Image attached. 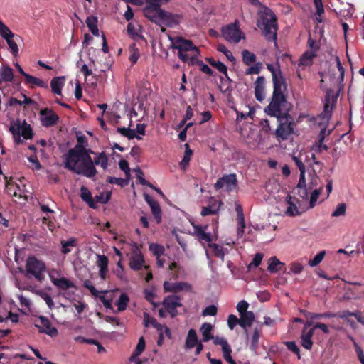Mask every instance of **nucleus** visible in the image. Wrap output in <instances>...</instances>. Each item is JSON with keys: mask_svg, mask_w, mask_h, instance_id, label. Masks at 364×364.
<instances>
[{"mask_svg": "<svg viewBox=\"0 0 364 364\" xmlns=\"http://www.w3.org/2000/svg\"><path fill=\"white\" fill-rule=\"evenodd\" d=\"M222 36L228 42L237 43L244 38L243 33L241 32L239 23L236 20L233 23H230L222 28Z\"/></svg>", "mask_w": 364, "mask_h": 364, "instance_id": "0eeeda50", "label": "nucleus"}, {"mask_svg": "<svg viewBox=\"0 0 364 364\" xmlns=\"http://www.w3.org/2000/svg\"><path fill=\"white\" fill-rule=\"evenodd\" d=\"M129 301V298L126 293H122L119 298L116 301L118 311H123L127 309V304Z\"/></svg>", "mask_w": 364, "mask_h": 364, "instance_id": "58836bf2", "label": "nucleus"}, {"mask_svg": "<svg viewBox=\"0 0 364 364\" xmlns=\"http://www.w3.org/2000/svg\"><path fill=\"white\" fill-rule=\"evenodd\" d=\"M0 35L5 40L11 37H14V34L12 33L10 28L4 23H1Z\"/></svg>", "mask_w": 364, "mask_h": 364, "instance_id": "5fc2aeb1", "label": "nucleus"}, {"mask_svg": "<svg viewBox=\"0 0 364 364\" xmlns=\"http://www.w3.org/2000/svg\"><path fill=\"white\" fill-rule=\"evenodd\" d=\"M40 323H36V327L40 333H46L51 337L58 335V330L55 327L52 326L50 321L48 318L43 316L39 317Z\"/></svg>", "mask_w": 364, "mask_h": 364, "instance_id": "f8f14e48", "label": "nucleus"}, {"mask_svg": "<svg viewBox=\"0 0 364 364\" xmlns=\"http://www.w3.org/2000/svg\"><path fill=\"white\" fill-rule=\"evenodd\" d=\"M164 289L165 292L176 294L183 290L190 291L191 289V286L188 283L183 282L172 283L165 281L164 282Z\"/></svg>", "mask_w": 364, "mask_h": 364, "instance_id": "4468645a", "label": "nucleus"}, {"mask_svg": "<svg viewBox=\"0 0 364 364\" xmlns=\"http://www.w3.org/2000/svg\"><path fill=\"white\" fill-rule=\"evenodd\" d=\"M314 323L312 321H306L304 327L301 331V344L306 350H311L313 346L312 337L314 334V328L309 327L312 326Z\"/></svg>", "mask_w": 364, "mask_h": 364, "instance_id": "9d476101", "label": "nucleus"}, {"mask_svg": "<svg viewBox=\"0 0 364 364\" xmlns=\"http://www.w3.org/2000/svg\"><path fill=\"white\" fill-rule=\"evenodd\" d=\"M21 135L24 139H31L33 136V130L30 124H28L26 120L22 122V127L21 130Z\"/></svg>", "mask_w": 364, "mask_h": 364, "instance_id": "ea45409f", "label": "nucleus"}, {"mask_svg": "<svg viewBox=\"0 0 364 364\" xmlns=\"http://www.w3.org/2000/svg\"><path fill=\"white\" fill-rule=\"evenodd\" d=\"M77 240L75 237H70L68 240H61L62 245L61 252L63 255H67L71 252L70 247H76L77 245Z\"/></svg>", "mask_w": 364, "mask_h": 364, "instance_id": "72a5a7b5", "label": "nucleus"}, {"mask_svg": "<svg viewBox=\"0 0 364 364\" xmlns=\"http://www.w3.org/2000/svg\"><path fill=\"white\" fill-rule=\"evenodd\" d=\"M316 55L312 51H306L300 58L299 65L309 66L313 63V58Z\"/></svg>", "mask_w": 364, "mask_h": 364, "instance_id": "f704fd0d", "label": "nucleus"}, {"mask_svg": "<svg viewBox=\"0 0 364 364\" xmlns=\"http://www.w3.org/2000/svg\"><path fill=\"white\" fill-rule=\"evenodd\" d=\"M52 283L60 290H67L70 288H75V284L67 278L63 277L60 278H55L50 276Z\"/></svg>", "mask_w": 364, "mask_h": 364, "instance_id": "412c9836", "label": "nucleus"}, {"mask_svg": "<svg viewBox=\"0 0 364 364\" xmlns=\"http://www.w3.org/2000/svg\"><path fill=\"white\" fill-rule=\"evenodd\" d=\"M6 188L8 194L21 198L22 196L18 193V191H19V186L17 184H14L12 183H7L6 185Z\"/></svg>", "mask_w": 364, "mask_h": 364, "instance_id": "a18cd8bd", "label": "nucleus"}, {"mask_svg": "<svg viewBox=\"0 0 364 364\" xmlns=\"http://www.w3.org/2000/svg\"><path fill=\"white\" fill-rule=\"evenodd\" d=\"M285 267V264L280 262L276 257H272L269 259L267 270L273 274L279 271H282Z\"/></svg>", "mask_w": 364, "mask_h": 364, "instance_id": "5701e85b", "label": "nucleus"}, {"mask_svg": "<svg viewBox=\"0 0 364 364\" xmlns=\"http://www.w3.org/2000/svg\"><path fill=\"white\" fill-rule=\"evenodd\" d=\"M193 228V235L201 243L211 242L213 237L210 233L206 232L208 225H196L192 223Z\"/></svg>", "mask_w": 364, "mask_h": 364, "instance_id": "ddd939ff", "label": "nucleus"}, {"mask_svg": "<svg viewBox=\"0 0 364 364\" xmlns=\"http://www.w3.org/2000/svg\"><path fill=\"white\" fill-rule=\"evenodd\" d=\"M144 198L146 202L149 205L151 213L156 220L157 224L161 223V209L159 205V203L157 200L152 199L149 195L146 194L144 196Z\"/></svg>", "mask_w": 364, "mask_h": 364, "instance_id": "aec40b11", "label": "nucleus"}, {"mask_svg": "<svg viewBox=\"0 0 364 364\" xmlns=\"http://www.w3.org/2000/svg\"><path fill=\"white\" fill-rule=\"evenodd\" d=\"M222 205L223 202L221 200H218L213 198H210L209 205L208 206L203 207L200 214L202 216L217 215Z\"/></svg>", "mask_w": 364, "mask_h": 364, "instance_id": "6ab92c4d", "label": "nucleus"}, {"mask_svg": "<svg viewBox=\"0 0 364 364\" xmlns=\"http://www.w3.org/2000/svg\"><path fill=\"white\" fill-rule=\"evenodd\" d=\"M83 287L87 289L90 290V293L94 296H99V294H105V293H107V291H97L95 287L93 286L92 282L89 279H86L84 282H83Z\"/></svg>", "mask_w": 364, "mask_h": 364, "instance_id": "09e8293b", "label": "nucleus"}, {"mask_svg": "<svg viewBox=\"0 0 364 364\" xmlns=\"http://www.w3.org/2000/svg\"><path fill=\"white\" fill-rule=\"evenodd\" d=\"M263 258V254L257 253L255 254L252 262L247 267L248 271H251L252 268L257 267L262 262Z\"/></svg>", "mask_w": 364, "mask_h": 364, "instance_id": "603ef678", "label": "nucleus"}, {"mask_svg": "<svg viewBox=\"0 0 364 364\" xmlns=\"http://www.w3.org/2000/svg\"><path fill=\"white\" fill-rule=\"evenodd\" d=\"M97 264L100 269H107L108 267V258L104 255H97Z\"/></svg>", "mask_w": 364, "mask_h": 364, "instance_id": "bf43d9fd", "label": "nucleus"}, {"mask_svg": "<svg viewBox=\"0 0 364 364\" xmlns=\"http://www.w3.org/2000/svg\"><path fill=\"white\" fill-rule=\"evenodd\" d=\"M321 190H322V188H320L318 189H315L311 194L310 202H309V207L311 208H313L315 206L316 203L321 193Z\"/></svg>", "mask_w": 364, "mask_h": 364, "instance_id": "13d9d810", "label": "nucleus"}, {"mask_svg": "<svg viewBox=\"0 0 364 364\" xmlns=\"http://www.w3.org/2000/svg\"><path fill=\"white\" fill-rule=\"evenodd\" d=\"M272 77L273 92L269 105L264 109L267 115L277 117L279 126L276 136L287 139L294 132V122L289 114L291 105L287 102V83L278 60L274 64H267Z\"/></svg>", "mask_w": 364, "mask_h": 364, "instance_id": "f257e3e1", "label": "nucleus"}, {"mask_svg": "<svg viewBox=\"0 0 364 364\" xmlns=\"http://www.w3.org/2000/svg\"><path fill=\"white\" fill-rule=\"evenodd\" d=\"M97 157L94 159H92V166L95 167V165H100L101 167L106 170L108 166V158L105 152L97 154Z\"/></svg>", "mask_w": 364, "mask_h": 364, "instance_id": "c756f323", "label": "nucleus"}, {"mask_svg": "<svg viewBox=\"0 0 364 364\" xmlns=\"http://www.w3.org/2000/svg\"><path fill=\"white\" fill-rule=\"evenodd\" d=\"M217 312V307L215 305H210L203 309V316H215Z\"/></svg>", "mask_w": 364, "mask_h": 364, "instance_id": "774afa93", "label": "nucleus"}, {"mask_svg": "<svg viewBox=\"0 0 364 364\" xmlns=\"http://www.w3.org/2000/svg\"><path fill=\"white\" fill-rule=\"evenodd\" d=\"M14 37H11V38L6 39V41L8 46H9L13 55L14 56H16L18 53V47L16 44V41L18 40V38H20V37L18 36H16L15 37V39H14Z\"/></svg>", "mask_w": 364, "mask_h": 364, "instance_id": "de8ad7c7", "label": "nucleus"}, {"mask_svg": "<svg viewBox=\"0 0 364 364\" xmlns=\"http://www.w3.org/2000/svg\"><path fill=\"white\" fill-rule=\"evenodd\" d=\"M85 23L90 31V32L95 36H99V29L97 26L98 23V19L96 16H90L87 17L85 20Z\"/></svg>", "mask_w": 364, "mask_h": 364, "instance_id": "cd10ccee", "label": "nucleus"}, {"mask_svg": "<svg viewBox=\"0 0 364 364\" xmlns=\"http://www.w3.org/2000/svg\"><path fill=\"white\" fill-rule=\"evenodd\" d=\"M25 82H26V84L31 85V87H33V86H37L38 87H42V88H48V87L47 82H46L45 81H43L41 79H39V78L34 77L33 75H31L29 74H28L25 77Z\"/></svg>", "mask_w": 364, "mask_h": 364, "instance_id": "bb28decb", "label": "nucleus"}, {"mask_svg": "<svg viewBox=\"0 0 364 364\" xmlns=\"http://www.w3.org/2000/svg\"><path fill=\"white\" fill-rule=\"evenodd\" d=\"M286 346L288 350H291L294 353L296 354L298 356V358H301L300 355V350L299 347L296 346V343L294 341H288L286 343Z\"/></svg>", "mask_w": 364, "mask_h": 364, "instance_id": "0e129e2a", "label": "nucleus"}, {"mask_svg": "<svg viewBox=\"0 0 364 364\" xmlns=\"http://www.w3.org/2000/svg\"><path fill=\"white\" fill-rule=\"evenodd\" d=\"M259 335V331L257 328H255L250 341V349L255 353H257L258 349Z\"/></svg>", "mask_w": 364, "mask_h": 364, "instance_id": "37998d69", "label": "nucleus"}, {"mask_svg": "<svg viewBox=\"0 0 364 364\" xmlns=\"http://www.w3.org/2000/svg\"><path fill=\"white\" fill-rule=\"evenodd\" d=\"M144 262H145L142 253L138 247H136L134 250H133L132 255L130 258V268L134 271H139L142 268Z\"/></svg>", "mask_w": 364, "mask_h": 364, "instance_id": "2eb2a0df", "label": "nucleus"}, {"mask_svg": "<svg viewBox=\"0 0 364 364\" xmlns=\"http://www.w3.org/2000/svg\"><path fill=\"white\" fill-rule=\"evenodd\" d=\"M213 68H215V69H217L220 73L224 74L226 77V78L229 80V81H231V80L228 77V68L227 66L222 62L218 60L216 61V63L213 65Z\"/></svg>", "mask_w": 364, "mask_h": 364, "instance_id": "4d7b16f0", "label": "nucleus"}, {"mask_svg": "<svg viewBox=\"0 0 364 364\" xmlns=\"http://www.w3.org/2000/svg\"><path fill=\"white\" fill-rule=\"evenodd\" d=\"M296 200V198H294L290 195H288L286 197V202L289 205V206L287 209V211H286V214L287 215L296 216V215H300V212L294 203V200Z\"/></svg>", "mask_w": 364, "mask_h": 364, "instance_id": "b1692460", "label": "nucleus"}, {"mask_svg": "<svg viewBox=\"0 0 364 364\" xmlns=\"http://www.w3.org/2000/svg\"><path fill=\"white\" fill-rule=\"evenodd\" d=\"M198 338L197 336V333L195 329L191 328L188 331V335L185 342V347L187 349H191L194 348L196 344H198Z\"/></svg>", "mask_w": 364, "mask_h": 364, "instance_id": "393cba45", "label": "nucleus"}, {"mask_svg": "<svg viewBox=\"0 0 364 364\" xmlns=\"http://www.w3.org/2000/svg\"><path fill=\"white\" fill-rule=\"evenodd\" d=\"M146 346L145 339L143 336H141L139 342L136 345V348L134 349L133 353L129 358L130 361H134L136 358H137L144 350Z\"/></svg>", "mask_w": 364, "mask_h": 364, "instance_id": "473e14b6", "label": "nucleus"}, {"mask_svg": "<svg viewBox=\"0 0 364 364\" xmlns=\"http://www.w3.org/2000/svg\"><path fill=\"white\" fill-rule=\"evenodd\" d=\"M21 95L24 98V100L23 101L19 100L14 97H11L9 100V105L10 106H14L15 105H22L23 104H25L26 105H33L36 103L33 99L26 97V95L21 94Z\"/></svg>", "mask_w": 364, "mask_h": 364, "instance_id": "c9c22d12", "label": "nucleus"}, {"mask_svg": "<svg viewBox=\"0 0 364 364\" xmlns=\"http://www.w3.org/2000/svg\"><path fill=\"white\" fill-rule=\"evenodd\" d=\"M21 127L22 123H21L19 120H17L10 127L9 131L12 133L14 136H16V134H21Z\"/></svg>", "mask_w": 364, "mask_h": 364, "instance_id": "338daca9", "label": "nucleus"}, {"mask_svg": "<svg viewBox=\"0 0 364 364\" xmlns=\"http://www.w3.org/2000/svg\"><path fill=\"white\" fill-rule=\"evenodd\" d=\"M217 50L219 52L223 53L230 61L235 62V58L233 56L232 53L226 48L225 45L218 44L217 46Z\"/></svg>", "mask_w": 364, "mask_h": 364, "instance_id": "864d4df0", "label": "nucleus"}, {"mask_svg": "<svg viewBox=\"0 0 364 364\" xmlns=\"http://www.w3.org/2000/svg\"><path fill=\"white\" fill-rule=\"evenodd\" d=\"M90 154H97L85 146H75L63 156L65 168L76 174L87 178H91L95 176L97 171L96 168L92 166Z\"/></svg>", "mask_w": 364, "mask_h": 364, "instance_id": "f03ea898", "label": "nucleus"}, {"mask_svg": "<svg viewBox=\"0 0 364 364\" xmlns=\"http://www.w3.org/2000/svg\"><path fill=\"white\" fill-rule=\"evenodd\" d=\"M255 319V314L252 311H247L240 314V326L244 328L250 327Z\"/></svg>", "mask_w": 364, "mask_h": 364, "instance_id": "c85d7f7f", "label": "nucleus"}, {"mask_svg": "<svg viewBox=\"0 0 364 364\" xmlns=\"http://www.w3.org/2000/svg\"><path fill=\"white\" fill-rule=\"evenodd\" d=\"M39 114L41 116V124L45 127L54 126L59 121L58 115L48 108L41 109Z\"/></svg>", "mask_w": 364, "mask_h": 364, "instance_id": "9b49d317", "label": "nucleus"}, {"mask_svg": "<svg viewBox=\"0 0 364 364\" xmlns=\"http://www.w3.org/2000/svg\"><path fill=\"white\" fill-rule=\"evenodd\" d=\"M265 82L264 76H259L254 83L255 96L259 102H262L265 99Z\"/></svg>", "mask_w": 364, "mask_h": 364, "instance_id": "dca6fc26", "label": "nucleus"}, {"mask_svg": "<svg viewBox=\"0 0 364 364\" xmlns=\"http://www.w3.org/2000/svg\"><path fill=\"white\" fill-rule=\"evenodd\" d=\"M65 81V77H54L50 81L51 90L54 94L61 95L62 88Z\"/></svg>", "mask_w": 364, "mask_h": 364, "instance_id": "4be33fe9", "label": "nucleus"}, {"mask_svg": "<svg viewBox=\"0 0 364 364\" xmlns=\"http://www.w3.org/2000/svg\"><path fill=\"white\" fill-rule=\"evenodd\" d=\"M242 59L243 63L248 66L245 71L246 75L260 73L263 68V64L262 62H256L257 57L255 53L248 50H243L242 51Z\"/></svg>", "mask_w": 364, "mask_h": 364, "instance_id": "423d86ee", "label": "nucleus"}, {"mask_svg": "<svg viewBox=\"0 0 364 364\" xmlns=\"http://www.w3.org/2000/svg\"><path fill=\"white\" fill-rule=\"evenodd\" d=\"M129 51L131 53L129 60L131 61L132 65H134L135 63H136L139 58V51L134 43L130 46Z\"/></svg>", "mask_w": 364, "mask_h": 364, "instance_id": "49530a36", "label": "nucleus"}, {"mask_svg": "<svg viewBox=\"0 0 364 364\" xmlns=\"http://www.w3.org/2000/svg\"><path fill=\"white\" fill-rule=\"evenodd\" d=\"M172 48L184 52L189 50H195L198 53L199 52L198 48L193 44L191 41L186 40L181 37L177 38L176 41L173 44Z\"/></svg>", "mask_w": 364, "mask_h": 364, "instance_id": "a211bd4d", "label": "nucleus"}, {"mask_svg": "<svg viewBox=\"0 0 364 364\" xmlns=\"http://www.w3.org/2000/svg\"><path fill=\"white\" fill-rule=\"evenodd\" d=\"M80 191L82 199L85 201L90 208H96L97 206L94 200L92 199L91 192L85 186H82Z\"/></svg>", "mask_w": 364, "mask_h": 364, "instance_id": "2f4dec72", "label": "nucleus"}, {"mask_svg": "<svg viewBox=\"0 0 364 364\" xmlns=\"http://www.w3.org/2000/svg\"><path fill=\"white\" fill-rule=\"evenodd\" d=\"M149 250L156 257H160L164 252V247L159 244L151 243L149 245Z\"/></svg>", "mask_w": 364, "mask_h": 364, "instance_id": "3c124183", "label": "nucleus"}, {"mask_svg": "<svg viewBox=\"0 0 364 364\" xmlns=\"http://www.w3.org/2000/svg\"><path fill=\"white\" fill-rule=\"evenodd\" d=\"M46 266V264L36 257H29L26 263V276L28 278L33 277L41 282L44 280Z\"/></svg>", "mask_w": 364, "mask_h": 364, "instance_id": "20e7f679", "label": "nucleus"}, {"mask_svg": "<svg viewBox=\"0 0 364 364\" xmlns=\"http://www.w3.org/2000/svg\"><path fill=\"white\" fill-rule=\"evenodd\" d=\"M213 326L210 323H204L202 324L200 331L202 333L203 342H207L210 339L213 338L212 334Z\"/></svg>", "mask_w": 364, "mask_h": 364, "instance_id": "7c9ffc66", "label": "nucleus"}, {"mask_svg": "<svg viewBox=\"0 0 364 364\" xmlns=\"http://www.w3.org/2000/svg\"><path fill=\"white\" fill-rule=\"evenodd\" d=\"M111 192L107 191L105 193H102L98 196H95V199L97 202L102 204H106L111 198Z\"/></svg>", "mask_w": 364, "mask_h": 364, "instance_id": "052dcab7", "label": "nucleus"}, {"mask_svg": "<svg viewBox=\"0 0 364 364\" xmlns=\"http://www.w3.org/2000/svg\"><path fill=\"white\" fill-rule=\"evenodd\" d=\"M257 26L266 40L274 41L275 46H277V18L270 9L265 7L263 11H259Z\"/></svg>", "mask_w": 364, "mask_h": 364, "instance_id": "7ed1b4c3", "label": "nucleus"}, {"mask_svg": "<svg viewBox=\"0 0 364 364\" xmlns=\"http://www.w3.org/2000/svg\"><path fill=\"white\" fill-rule=\"evenodd\" d=\"M325 255H326L325 251H321L314 257L313 259H310L309 261V265L311 267L317 266L318 264H320L321 262V261L324 258Z\"/></svg>", "mask_w": 364, "mask_h": 364, "instance_id": "6e6d98bb", "label": "nucleus"}, {"mask_svg": "<svg viewBox=\"0 0 364 364\" xmlns=\"http://www.w3.org/2000/svg\"><path fill=\"white\" fill-rule=\"evenodd\" d=\"M292 160L296 165L300 173L301 171L306 172V167L302 159V154L301 153H299L298 155L294 154L292 156Z\"/></svg>", "mask_w": 364, "mask_h": 364, "instance_id": "8fccbe9b", "label": "nucleus"}, {"mask_svg": "<svg viewBox=\"0 0 364 364\" xmlns=\"http://www.w3.org/2000/svg\"><path fill=\"white\" fill-rule=\"evenodd\" d=\"M169 0H146V6L143 10L144 15L150 16L151 14L157 12L161 9V6L164 3L168 2Z\"/></svg>", "mask_w": 364, "mask_h": 364, "instance_id": "f3484780", "label": "nucleus"}, {"mask_svg": "<svg viewBox=\"0 0 364 364\" xmlns=\"http://www.w3.org/2000/svg\"><path fill=\"white\" fill-rule=\"evenodd\" d=\"M185 146V154L183 156L182 161L180 163V166L182 169H186V166L188 165L189 161L191 160V156L193 154V151L191 149H189L188 144H186Z\"/></svg>", "mask_w": 364, "mask_h": 364, "instance_id": "79ce46f5", "label": "nucleus"}, {"mask_svg": "<svg viewBox=\"0 0 364 364\" xmlns=\"http://www.w3.org/2000/svg\"><path fill=\"white\" fill-rule=\"evenodd\" d=\"M346 205L345 203H340L337 205L336 210L332 213L333 217H339L346 214Z\"/></svg>", "mask_w": 364, "mask_h": 364, "instance_id": "680f3d73", "label": "nucleus"}, {"mask_svg": "<svg viewBox=\"0 0 364 364\" xmlns=\"http://www.w3.org/2000/svg\"><path fill=\"white\" fill-rule=\"evenodd\" d=\"M209 246L213 248V252L215 257L224 260L225 253L222 247H219L217 244L209 245Z\"/></svg>", "mask_w": 364, "mask_h": 364, "instance_id": "69168bd1", "label": "nucleus"}, {"mask_svg": "<svg viewBox=\"0 0 364 364\" xmlns=\"http://www.w3.org/2000/svg\"><path fill=\"white\" fill-rule=\"evenodd\" d=\"M223 350V358L229 364H235L236 363L231 356L232 348L230 346L226 347Z\"/></svg>", "mask_w": 364, "mask_h": 364, "instance_id": "e2e57ef3", "label": "nucleus"}, {"mask_svg": "<svg viewBox=\"0 0 364 364\" xmlns=\"http://www.w3.org/2000/svg\"><path fill=\"white\" fill-rule=\"evenodd\" d=\"M152 323V326L155 328L159 333L163 332V335L165 334L168 338H171V332L167 326L158 323L156 319H153Z\"/></svg>", "mask_w": 364, "mask_h": 364, "instance_id": "a19ab883", "label": "nucleus"}, {"mask_svg": "<svg viewBox=\"0 0 364 364\" xmlns=\"http://www.w3.org/2000/svg\"><path fill=\"white\" fill-rule=\"evenodd\" d=\"M117 131L122 135L127 137L129 139L136 138L137 139H141V137L136 134V132L134 129L126 127H117Z\"/></svg>", "mask_w": 364, "mask_h": 364, "instance_id": "4c0bfd02", "label": "nucleus"}, {"mask_svg": "<svg viewBox=\"0 0 364 364\" xmlns=\"http://www.w3.org/2000/svg\"><path fill=\"white\" fill-rule=\"evenodd\" d=\"M334 316H336V314H331V313L316 314V313L308 312L306 314L307 321H312V322L314 320H319L323 318H332Z\"/></svg>", "mask_w": 364, "mask_h": 364, "instance_id": "e433bc0d", "label": "nucleus"}, {"mask_svg": "<svg viewBox=\"0 0 364 364\" xmlns=\"http://www.w3.org/2000/svg\"><path fill=\"white\" fill-rule=\"evenodd\" d=\"M181 299L179 296L173 294L166 296L163 301L162 304L164 307L172 318H174L178 315L176 308L182 306Z\"/></svg>", "mask_w": 364, "mask_h": 364, "instance_id": "1a4fd4ad", "label": "nucleus"}, {"mask_svg": "<svg viewBox=\"0 0 364 364\" xmlns=\"http://www.w3.org/2000/svg\"><path fill=\"white\" fill-rule=\"evenodd\" d=\"M332 110H333V106L330 105V100L326 99V102L324 104L323 111L322 112V113L320 115L321 117L323 119L328 120L331 117Z\"/></svg>", "mask_w": 364, "mask_h": 364, "instance_id": "c03bdc74", "label": "nucleus"}, {"mask_svg": "<svg viewBox=\"0 0 364 364\" xmlns=\"http://www.w3.org/2000/svg\"><path fill=\"white\" fill-rule=\"evenodd\" d=\"M146 18L159 26H166L173 27L178 23L176 15L163 9H160L157 12L151 14L150 16H146Z\"/></svg>", "mask_w": 364, "mask_h": 364, "instance_id": "39448f33", "label": "nucleus"}, {"mask_svg": "<svg viewBox=\"0 0 364 364\" xmlns=\"http://www.w3.org/2000/svg\"><path fill=\"white\" fill-rule=\"evenodd\" d=\"M214 188L219 191L225 188L227 192H232L238 188V181L235 173L225 174L220 177L214 184Z\"/></svg>", "mask_w": 364, "mask_h": 364, "instance_id": "6e6552de", "label": "nucleus"}, {"mask_svg": "<svg viewBox=\"0 0 364 364\" xmlns=\"http://www.w3.org/2000/svg\"><path fill=\"white\" fill-rule=\"evenodd\" d=\"M0 78L3 82H11L14 79V73L12 68L8 65H3L0 68Z\"/></svg>", "mask_w": 364, "mask_h": 364, "instance_id": "a878e982", "label": "nucleus"}]
</instances>
